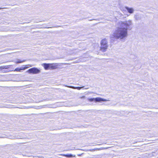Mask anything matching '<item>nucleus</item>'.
<instances>
[{
    "label": "nucleus",
    "mask_w": 158,
    "mask_h": 158,
    "mask_svg": "<svg viewBox=\"0 0 158 158\" xmlns=\"http://www.w3.org/2000/svg\"><path fill=\"white\" fill-rule=\"evenodd\" d=\"M131 23L123 22L121 23V27H118L113 33V37L116 39H122L126 37L127 35V28Z\"/></svg>",
    "instance_id": "obj_1"
},
{
    "label": "nucleus",
    "mask_w": 158,
    "mask_h": 158,
    "mask_svg": "<svg viewBox=\"0 0 158 158\" xmlns=\"http://www.w3.org/2000/svg\"><path fill=\"white\" fill-rule=\"evenodd\" d=\"M27 71L29 73L35 74L40 73V70L36 68L33 67L29 69Z\"/></svg>",
    "instance_id": "obj_2"
},
{
    "label": "nucleus",
    "mask_w": 158,
    "mask_h": 158,
    "mask_svg": "<svg viewBox=\"0 0 158 158\" xmlns=\"http://www.w3.org/2000/svg\"><path fill=\"white\" fill-rule=\"evenodd\" d=\"M50 69H54L58 67V64L56 63H51L50 65Z\"/></svg>",
    "instance_id": "obj_3"
},
{
    "label": "nucleus",
    "mask_w": 158,
    "mask_h": 158,
    "mask_svg": "<svg viewBox=\"0 0 158 158\" xmlns=\"http://www.w3.org/2000/svg\"><path fill=\"white\" fill-rule=\"evenodd\" d=\"M50 65L49 63H44L42 64L44 69L46 70L50 69Z\"/></svg>",
    "instance_id": "obj_4"
},
{
    "label": "nucleus",
    "mask_w": 158,
    "mask_h": 158,
    "mask_svg": "<svg viewBox=\"0 0 158 158\" xmlns=\"http://www.w3.org/2000/svg\"><path fill=\"white\" fill-rule=\"evenodd\" d=\"M108 47V45H101L100 50L103 52H105L107 50Z\"/></svg>",
    "instance_id": "obj_5"
},
{
    "label": "nucleus",
    "mask_w": 158,
    "mask_h": 158,
    "mask_svg": "<svg viewBox=\"0 0 158 158\" xmlns=\"http://www.w3.org/2000/svg\"><path fill=\"white\" fill-rule=\"evenodd\" d=\"M108 101V100H107L105 99L102 98H99V97H97V98H95V102H101L102 101L106 102V101Z\"/></svg>",
    "instance_id": "obj_6"
},
{
    "label": "nucleus",
    "mask_w": 158,
    "mask_h": 158,
    "mask_svg": "<svg viewBox=\"0 0 158 158\" xmlns=\"http://www.w3.org/2000/svg\"><path fill=\"white\" fill-rule=\"evenodd\" d=\"M108 45L107 40L105 38L102 39L101 42V45Z\"/></svg>",
    "instance_id": "obj_7"
},
{
    "label": "nucleus",
    "mask_w": 158,
    "mask_h": 158,
    "mask_svg": "<svg viewBox=\"0 0 158 158\" xmlns=\"http://www.w3.org/2000/svg\"><path fill=\"white\" fill-rule=\"evenodd\" d=\"M28 68L27 67H24L22 68H17L15 69V71L20 72L21 70H24L26 69H27Z\"/></svg>",
    "instance_id": "obj_8"
},
{
    "label": "nucleus",
    "mask_w": 158,
    "mask_h": 158,
    "mask_svg": "<svg viewBox=\"0 0 158 158\" xmlns=\"http://www.w3.org/2000/svg\"><path fill=\"white\" fill-rule=\"evenodd\" d=\"M61 156H65L67 157H75V155H73L71 154H61Z\"/></svg>",
    "instance_id": "obj_9"
},
{
    "label": "nucleus",
    "mask_w": 158,
    "mask_h": 158,
    "mask_svg": "<svg viewBox=\"0 0 158 158\" xmlns=\"http://www.w3.org/2000/svg\"><path fill=\"white\" fill-rule=\"evenodd\" d=\"M126 9L131 14L133 12L134 10L132 8H129L128 7H127Z\"/></svg>",
    "instance_id": "obj_10"
},
{
    "label": "nucleus",
    "mask_w": 158,
    "mask_h": 158,
    "mask_svg": "<svg viewBox=\"0 0 158 158\" xmlns=\"http://www.w3.org/2000/svg\"><path fill=\"white\" fill-rule=\"evenodd\" d=\"M95 98H89L88 99V100L90 102L95 101Z\"/></svg>",
    "instance_id": "obj_11"
},
{
    "label": "nucleus",
    "mask_w": 158,
    "mask_h": 158,
    "mask_svg": "<svg viewBox=\"0 0 158 158\" xmlns=\"http://www.w3.org/2000/svg\"><path fill=\"white\" fill-rule=\"evenodd\" d=\"M81 88V87H77L75 88V89H77L78 90H80Z\"/></svg>",
    "instance_id": "obj_12"
},
{
    "label": "nucleus",
    "mask_w": 158,
    "mask_h": 158,
    "mask_svg": "<svg viewBox=\"0 0 158 158\" xmlns=\"http://www.w3.org/2000/svg\"><path fill=\"white\" fill-rule=\"evenodd\" d=\"M5 68L3 66H0V71H2L3 69H4Z\"/></svg>",
    "instance_id": "obj_13"
},
{
    "label": "nucleus",
    "mask_w": 158,
    "mask_h": 158,
    "mask_svg": "<svg viewBox=\"0 0 158 158\" xmlns=\"http://www.w3.org/2000/svg\"><path fill=\"white\" fill-rule=\"evenodd\" d=\"M85 96H81V97H80V98H85Z\"/></svg>",
    "instance_id": "obj_14"
},
{
    "label": "nucleus",
    "mask_w": 158,
    "mask_h": 158,
    "mask_svg": "<svg viewBox=\"0 0 158 158\" xmlns=\"http://www.w3.org/2000/svg\"><path fill=\"white\" fill-rule=\"evenodd\" d=\"M1 9V8H0V9Z\"/></svg>",
    "instance_id": "obj_15"
}]
</instances>
